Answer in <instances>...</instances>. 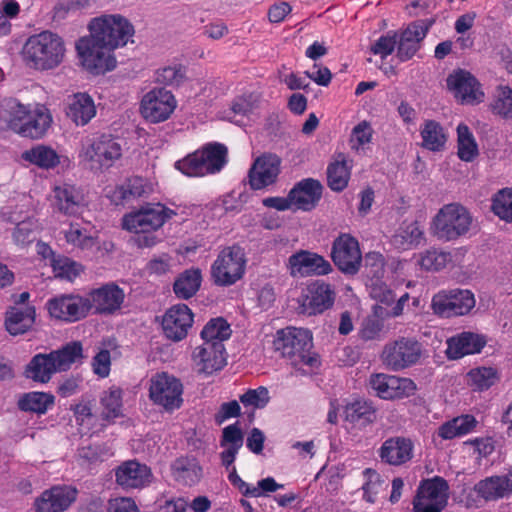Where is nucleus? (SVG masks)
Returning a JSON list of instances; mask_svg holds the SVG:
<instances>
[{
    "mask_svg": "<svg viewBox=\"0 0 512 512\" xmlns=\"http://www.w3.org/2000/svg\"><path fill=\"white\" fill-rule=\"evenodd\" d=\"M83 346L80 341H72L49 353L34 355L25 367L28 379L38 383H48L57 372L68 371L73 364H82Z\"/></svg>",
    "mask_w": 512,
    "mask_h": 512,
    "instance_id": "1",
    "label": "nucleus"
},
{
    "mask_svg": "<svg viewBox=\"0 0 512 512\" xmlns=\"http://www.w3.org/2000/svg\"><path fill=\"white\" fill-rule=\"evenodd\" d=\"M65 51V45L60 36L50 31H43L28 38L23 47V56L31 67L48 70L62 63Z\"/></svg>",
    "mask_w": 512,
    "mask_h": 512,
    "instance_id": "2",
    "label": "nucleus"
},
{
    "mask_svg": "<svg viewBox=\"0 0 512 512\" xmlns=\"http://www.w3.org/2000/svg\"><path fill=\"white\" fill-rule=\"evenodd\" d=\"M273 346L295 367L300 365L313 367L318 363L316 354L311 352L312 334L308 329L286 327L278 330Z\"/></svg>",
    "mask_w": 512,
    "mask_h": 512,
    "instance_id": "3",
    "label": "nucleus"
},
{
    "mask_svg": "<svg viewBox=\"0 0 512 512\" xmlns=\"http://www.w3.org/2000/svg\"><path fill=\"white\" fill-rule=\"evenodd\" d=\"M227 155L228 149L224 144L212 142L177 161L175 167L187 176L215 174L226 165Z\"/></svg>",
    "mask_w": 512,
    "mask_h": 512,
    "instance_id": "4",
    "label": "nucleus"
},
{
    "mask_svg": "<svg viewBox=\"0 0 512 512\" xmlns=\"http://www.w3.org/2000/svg\"><path fill=\"white\" fill-rule=\"evenodd\" d=\"M122 156L120 142L110 134L87 137L82 142L79 157L92 171H105Z\"/></svg>",
    "mask_w": 512,
    "mask_h": 512,
    "instance_id": "5",
    "label": "nucleus"
},
{
    "mask_svg": "<svg viewBox=\"0 0 512 512\" xmlns=\"http://www.w3.org/2000/svg\"><path fill=\"white\" fill-rule=\"evenodd\" d=\"M91 38L114 50L127 44L134 35V27L122 15H103L89 24Z\"/></svg>",
    "mask_w": 512,
    "mask_h": 512,
    "instance_id": "6",
    "label": "nucleus"
},
{
    "mask_svg": "<svg viewBox=\"0 0 512 512\" xmlns=\"http://www.w3.org/2000/svg\"><path fill=\"white\" fill-rule=\"evenodd\" d=\"M244 249L234 244L223 248L211 266V279L214 284L228 287L242 279L246 269Z\"/></svg>",
    "mask_w": 512,
    "mask_h": 512,
    "instance_id": "7",
    "label": "nucleus"
},
{
    "mask_svg": "<svg viewBox=\"0 0 512 512\" xmlns=\"http://www.w3.org/2000/svg\"><path fill=\"white\" fill-rule=\"evenodd\" d=\"M472 221L467 208L458 203L447 204L434 218V234L442 240H455L468 233Z\"/></svg>",
    "mask_w": 512,
    "mask_h": 512,
    "instance_id": "8",
    "label": "nucleus"
},
{
    "mask_svg": "<svg viewBox=\"0 0 512 512\" xmlns=\"http://www.w3.org/2000/svg\"><path fill=\"white\" fill-rule=\"evenodd\" d=\"M173 214L175 213L172 210L160 203H147L137 211L125 215L122 226L133 233H149L162 227Z\"/></svg>",
    "mask_w": 512,
    "mask_h": 512,
    "instance_id": "9",
    "label": "nucleus"
},
{
    "mask_svg": "<svg viewBox=\"0 0 512 512\" xmlns=\"http://www.w3.org/2000/svg\"><path fill=\"white\" fill-rule=\"evenodd\" d=\"M76 49L82 65L92 74H104L116 66V60L111 55L112 49L91 37L79 39L76 43Z\"/></svg>",
    "mask_w": 512,
    "mask_h": 512,
    "instance_id": "10",
    "label": "nucleus"
},
{
    "mask_svg": "<svg viewBox=\"0 0 512 512\" xmlns=\"http://www.w3.org/2000/svg\"><path fill=\"white\" fill-rule=\"evenodd\" d=\"M183 386L179 379L173 375L162 372L154 375L150 380L149 397L154 404L172 411L181 406Z\"/></svg>",
    "mask_w": 512,
    "mask_h": 512,
    "instance_id": "11",
    "label": "nucleus"
},
{
    "mask_svg": "<svg viewBox=\"0 0 512 512\" xmlns=\"http://www.w3.org/2000/svg\"><path fill=\"white\" fill-rule=\"evenodd\" d=\"M448 483L441 477L422 481L413 500L415 512H441L448 501Z\"/></svg>",
    "mask_w": 512,
    "mask_h": 512,
    "instance_id": "12",
    "label": "nucleus"
},
{
    "mask_svg": "<svg viewBox=\"0 0 512 512\" xmlns=\"http://www.w3.org/2000/svg\"><path fill=\"white\" fill-rule=\"evenodd\" d=\"M421 352V344L417 340L401 337L384 346L381 359L391 370L398 371L417 363Z\"/></svg>",
    "mask_w": 512,
    "mask_h": 512,
    "instance_id": "13",
    "label": "nucleus"
},
{
    "mask_svg": "<svg viewBox=\"0 0 512 512\" xmlns=\"http://www.w3.org/2000/svg\"><path fill=\"white\" fill-rule=\"evenodd\" d=\"M331 258L342 273L357 274L362 262L358 241L349 234H341L333 241Z\"/></svg>",
    "mask_w": 512,
    "mask_h": 512,
    "instance_id": "14",
    "label": "nucleus"
},
{
    "mask_svg": "<svg viewBox=\"0 0 512 512\" xmlns=\"http://www.w3.org/2000/svg\"><path fill=\"white\" fill-rule=\"evenodd\" d=\"M176 108V100L171 91L154 88L146 93L141 101L142 116L151 123L167 120Z\"/></svg>",
    "mask_w": 512,
    "mask_h": 512,
    "instance_id": "15",
    "label": "nucleus"
},
{
    "mask_svg": "<svg viewBox=\"0 0 512 512\" xmlns=\"http://www.w3.org/2000/svg\"><path fill=\"white\" fill-rule=\"evenodd\" d=\"M434 22V18L418 19L400 32L397 36V57L401 62L410 60L418 52Z\"/></svg>",
    "mask_w": 512,
    "mask_h": 512,
    "instance_id": "16",
    "label": "nucleus"
},
{
    "mask_svg": "<svg viewBox=\"0 0 512 512\" xmlns=\"http://www.w3.org/2000/svg\"><path fill=\"white\" fill-rule=\"evenodd\" d=\"M48 310L52 317L67 322H75L87 316L91 310L89 298L79 295H62L48 302Z\"/></svg>",
    "mask_w": 512,
    "mask_h": 512,
    "instance_id": "17",
    "label": "nucleus"
},
{
    "mask_svg": "<svg viewBox=\"0 0 512 512\" xmlns=\"http://www.w3.org/2000/svg\"><path fill=\"white\" fill-rule=\"evenodd\" d=\"M287 269L292 277L326 275L332 272V265L323 256L300 250L288 258Z\"/></svg>",
    "mask_w": 512,
    "mask_h": 512,
    "instance_id": "18",
    "label": "nucleus"
},
{
    "mask_svg": "<svg viewBox=\"0 0 512 512\" xmlns=\"http://www.w3.org/2000/svg\"><path fill=\"white\" fill-rule=\"evenodd\" d=\"M369 384L376 395L382 399L408 397L416 390V385L411 379L383 373L371 375Z\"/></svg>",
    "mask_w": 512,
    "mask_h": 512,
    "instance_id": "19",
    "label": "nucleus"
},
{
    "mask_svg": "<svg viewBox=\"0 0 512 512\" xmlns=\"http://www.w3.org/2000/svg\"><path fill=\"white\" fill-rule=\"evenodd\" d=\"M281 159L276 154L264 153L257 157L248 171L249 185L260 190L274 184L280 173Z\"/></svg>",
    "mask_w": 512,
    "mask_h": 512,
    "instance_id": "20",
    "label": "nucleus"
},
{
    "mask_svg": "<svg viewBox=\"0 0 512 512\" xmlns=\"http://www.w3.org/2000/svg\"><path fill=\"white\" fill-rule=\"evenodd\" d=\"M447 86L462 104H476L483 101L484 93L480 83L468 71L459 69L447 77Z\"/></svg>",
    "mask_w": 512,
    "mask_h": 512,
    "instance_id": "21",
    "label": "nucleus"
},
{
    "mask_svg": "<svg viewBox=\"0 0 512 512\" xmlns=\"http://www.w3.org/2000/svg\"><path fill=\"white\" fill-rule=\"evenodd\" d=\"M335 296V291L330 284L315 281L308 285L307 294L299 306V312L308 316L321 314L333 306Z\"/></svg>",
    "mask_w": 512,
    "mask_h": 512,
    "instance_id": "22",
    "label": "nucleus"
},
{
    "mask_svg": "<svg viewBox=\"0 0 512 512\" xmlns=\"http://www.w3.org/2000/svg\"><path fill=\"white\" fill-rule=\"evenodd\" d=\"M193 313L186 304L170 307L163 316L162 328L165 336L172 341L184 339L192 327Z\"/></svg>",
    "mask_w": 512,
    "mask_h": 512,
    "instance_id": "23",
    "label": "nucleus"
},
{
    "mask_svg": "<svg viewBox=\"0 0 512 512\" xmlns=\"http://www.w3.org/2000/svg\"><path fill=\"white\" fill-rule=\"evenodd\" d=\"M198 371L204 374H212L226 365V352L221 341L203 342L196 347L192 354Z\"/></svg>",
    "mask_w": 512,
    "mask_h": 512,
    "instance_id": "24",
    "label": "nucleus"
},
{
    "mask_svg": "<svg viewBox=\"0 0 512 512\" xmlns=\"http://www.w3.org/2000/svg\"><path fill=\"white\" fill-rule=\"evenodd\" d=\"M323 185L314 178H305L297 182L289 191L292 207L296 210L311 211L319 203Z\"/></svg>",
    "mask_w": 512,
    "mask_h": 512,
    "instance_id": "25",
    "label": "nucleus"
},
{
    "mask_svg": "<svg viewBox=\"0 0 512 512\" xmlns=\"http://www.w3.org/2000/svg\"><path fill=\"white\" fill-rule=\"evenodd\" d=\"M88 298L95 313L110 315L121 308L125 294L118 285L109 283L92 290Z\"/></svg>",
    "mask_w": 512,
    "mask_h": 512,
    "instance_id": "26",
    "label": "nucleus"
},
{
    "mask_svg": "<svg viewBox=\"0 0 512 512\" xmlns=\"http://www.w3.org/2000/svg\"><path fill=\"white\" fill-rule=\"evenodd\" d=\"M150 468L136 460L121 463L115 469L116 483L123 489L142 488L150 483Z\"/></svg>",
    "mask_w": 512,
    "mask_h": 512,
    "instance_id": "27",
    "label": "nucleus"
},
{
    "mask_svg": "<svg viewBox=\"0 0 512 512\" xmlns=\"http://www.w3.org/2000/svg\"><path fill=\"white\" fill-rule=\"evenodd\" d=\"M77 490L71 486H55L44 491L35 501L37 512H60L76 499Z\"/></svg>",
    "mask_w": 512,
    "mask_h": 512,
    "instance_id": "28",
    "label": "nucleus"
},
{
    "mask_svg": "<svg viewBox=\"0 0 512 512\" xmlns=\"http://www.w3.org/2000/svg\"><path fill=\"white\" fill-rule=\"evenodd\" d=\"M36 320L34 306H12L5 313L4 326L11 336L23 335L29 332Z\"/></svg>",
    "mask_w": 512,
    "mask_h": 512,
    "instance_id": "29",
    "label": "nucleus"
},
{
    "mask_svg": "<svg viewBox=\"0 0 512 512\" xmlns=\"http://www.w3.org/2000/svg\"><path fill=\"white\" fill-rule=\"evenodd\" d=\"M483 336L472 332H462L447 340L446 354L449 359H459L468 354L479 353L485 346Z\"/></svg>",
    "mask_w": 512,
    "mask_h": 512,
    "instance_id": "30",
    "label": "nucleus"
},
{
    "mask_svg": "<svg viewBox=\"0 0 512 512\" xmlns=\"http://www.w3.org/2000/svg\"><path fill=\"white\" fill-rule=\"evenodd\" d=\"M412 443L403 437L387 439L380 448V457L390 465H401L412 457Z\"/></svg>",
    "mask_w": 512,
    "mask_h": 512,
    "instance_id": "31",
    "label": "nucleus"
},
{
    "mask_svg": "<svg viewBox=\"0 0 512 512\" xmlns=\"http://www.w3.org/2000/svg\"><path fill=\"white\" fill-rule=\"evenodd\" d=\"M96 115L94 101L87 93L74 94L69 102L67 116L76 124L84 126Z\"/></svg>",
    "mask_w": 512,
    "mask_h": 512,
    "instance_id": "32",
    "label": "nucleus"
},
{
    "mask_svg": "<svg viewBox=\"0 0 512 512\" xmlns=\"http://www.w3.org/2000/svg\"><path fill=\"white\" fill-rule=\"evenodd\" d=\"M52 123V117L47 108L38 106L31 110L20 135L31 139L42 138Z\"/></svg>",
    "mask_w": 512,
    "mask_h": 512,
    "instance_id": "33",
    "label": "nucleus"
},
{
    "mask_svg": "<svg viewBox=\"0 0 512 512\" xmlns=\"http://www.w3.org/2000/svg\"><path fill=\"white\" fill-rule=\"evenodd\" d=\"M474 490L487 501L496 500L512 493V481L506 476H491L479 481Z\"/></svg>",
    "mask_w": 512,
    "mask_h": 512,
    "instance_id": "34",
    "label": "nucleus"
},
{
    "mask_svg": "<svg viewBox=\"0 0 512 512\" xmlns=\"http://www.w3.org/2000/svg\"><path fill=\"white\" fill-rule=\"evenodd\" d=\"M21 159L40 169H54L60 163V156L50 146L37 144L22 152Z\"/></svg>",
    "mask_w": 512,
    "mask_h": 512,
    "instance_id": "35",
    "label": "nucleus"
},
{
    "mask_svg": "<svg viewBox=\"0 0 512 512\" xmlns=\"http://www.w3.org/2000/svg\"><path fill=\"white\" fill-rule=\"evenodd\" d=\"M172 473L176 481L192 486L201 478V467L193 457H180L172 463Z\"/></svg>",
    "mask_w": 512,
    "mask_h": 512,
    "instance_id": "36",
    "label": "nucleus"
},
{
    "mask_svg": "<svg viewBox=\"0 0 512 512\" xmlns=\"http://www.w3.org/2000/svg\"><path fill=\"white\" fill-rule=\"evenodd\" d=\"M422 147L433 152L445 149L447 135L442 125L435 120H425L420 129Z\"/></svg>",
    "mask_w": 512,
    "mask_h": 512,
    "instance_id": "37",
    "label": "nucleus"
},
{
    "mask_svg": "<svg viewBox=\"0 0 512 512\" xmlns=\"http://www.w3.org/2000/svg\"><path fill=\"white\" fill-rule=\"evenodd\" d=\"M350 179V168L347 166L346 157L343 153H339L334 161L327 167V185L335 191H343Z\"/></svg>",
    "mask_w": 512,
    "mask_h": 512,
    "instance_id": "38",
    "label": "nucleus"
},
{
    "mask_svg": "<svg viewBox=\"0 0 512 512\" xmlns=\"http://www.w3.org/2000/svg\"><path fill=\"white\" fill-rule=\"evenodd\" d=\"M55 403V397L46 392L24 393L18 400L17 406L21 411L45 414Z\"/></svg>",
    "mask_w": 512,
    "mask_h": 512,
    "instance_id": "39",
    "label": "nucleus"
},
{
    "mask_svg": "<svg viewBox=\"0 0 512 512\" xmlns=\"http://www.w3.org/2000/svg\"><path fill=\"white\" fill-rule=\"evenodd\" d=\"M30 111L27 106L19 103L15 99H10L5 103L0 112V118L6 123L10 130L20 135Z\"/></svg>",
    "mask_w": 512,
    "mask_h": 512,
    "instance_id": "40",
    "label": "nucleus"
},
{
    "mask_svg": "<svg viewBox=\"0 0 512 512\" xmlns=\"http://www.w3.org/2000/svg\"><path fill=\"white\" fill-rule=\"evenodd\" d=\"M200 269H187L181 273L173 284V290L180 299H189L196 294L201 285Z\"/></svg>",
    "mask_w": 512,
    "mask_h": 512,
    "instance_id": "41",
    "label": "nucleus"
},
{
    "mask_svg": "<svg viewBox=\"0 0 512 512\" xmlns=\"http://www.w3.org/2000/svg\"><path fill=\"white\" fill-rule=\"evenodd\" d=\"M54 205L67 215L75 214L80 204V195L74 186L64 184L54 190Z\"/></svg>",
    "mask_w": 512,
    "mask_h": 512,
    "instance_id": "42",
    "label": "nucleus"
},
{
    "mask_svg": "<svg viewBox=\"0 0 512 512\" xmlns=\"http://www.w3.org/2000/svg\"><path fill=\"white\" fill-rule=\"evenodd\" d=\"M344 414L346 421L359 423L361 425L370 424L376 419L375 409L366 401H355L347 404Z\"/></svg>",
    "mask_w": 512,
    "mask_h": 512,
    "instance_id": "43",
    "label": "nucleus"
},
{
    "mask_svg": "<svg viewBox=\"0 0 512 512\" xmlns=\"http://www.w3.org/2000/svg\"><path fill=\"white\" fill-rule=\"evenodd\" d=\"M458 156L462 161L471 162L479 154L477 143L469 127L463 123L457 127Z\"/></svg>",
    "mask_w": 512,
    "mask_h": 512,
    "instance_id": "44",
    "label": "nucleus"
},
{
    "mask_svg": "<svg viewBox=\"0 0 512 512\" xmlns=\"http://www.w3.org/2000/svg\"><path fill=\"white\" fill-rule=\"evenodd\" d=\"M231 328L228 322L222 318L211 319L203 328L201 338L203 342H217L227 340L231 336Z\"/></svg>",
    "mask_w": 512,
    "mask_h": 512,
    "instance_id": "45",
    "label": "nucleus"
},
{
    "mask_svg": "<svg viewBox=\"0 0 512 512\" xmlns=\"http://www.w3.org/2000/svg\"><path fill=\"white\" fill-rule=\"evenodd\" d=\"M490 107L495 115L507 120L512 119V89L506 85L498 86Z\"/></svg>",
    "mask_w": 512,
    "mask_h": 512,
    "instance_id": "46",
    "label": "nucleus"
},
{
    "mask_svg": "<svg viewBox=\"0 0 512 512\" xmlns=\"http://www.w3.org/2000/svg\"><path fill=\"white\" fill-rule=\"evenodd\" d=\"M491 209L499 218L512 222V189L498 191L492 199Z\"/></svg>",
    "mask_w": 512,
    "mask_h": 512,
    "instance_id": "47",
    "label": "nucleus"
},
{
    "mask_svg": "<svg viewBox=\"0 0 512 512\" xmlns=\"http://www.w3.org/2000/svg\"><path fill=\"white\" fill-rule=\"evenodd\" d=\"M467 376L471 385L481 391L490 388L497 380V372L491 367L472 369Z\"/></svg>",
    "mask_w": 512,
    "mask_h": 512,
    "instance_id": "48",
    "label": "nucleus"
},
{
    "mask_svg": "<svg viewBox=\"0 0 512 512\" xmlns=\"http://www.w3.org/2000/svg\"><path fill=\"white\" fill-rule=\"evenodd\" d=\"M452 261V256L449 252L439 251L436 249L427 250L421 255L420 265L425 270L439 271L446 267Z\"/></svg>",
    "mask_w": 512,
    "mask_h": 512,
    "instance_id": "49",
    "label": "nucleus"
},
{
    "mask_svg": "<svg viewBox=\"0 0 512 512\" xmlns=\"http://www.w3.org/2000/svg\"><path fill=\"white\" fill-rule=\"evenodd\" d=\"M145 193L144 180L141 177H132L114 192V197L119 200H130L141 197Z\"/></svg>",
    "mask_w": 512,
    "mask_h": 512,
    "instance_id": "50",
    "label": "nucleus"
},
{
    "mask_svg": "<svg viewBox=\"0 0 512 512\" xmlns=\"http://www.w3.org/2000/svg\"><path fill=\"white\" fill-rule=\"evenodd\" d=\"M121 390L119 388H111L105 392L101 398V403L104 407L103 416L105 419H114L120 415L122 401Z\"/></svg>",
    "mask_w": 512,
    "mask_h": 512,
    "instance_id": "51",
    "label": "nucleus"
},
{
    "mask_svg": "<svg viewBox=\"0 0 512 512\" xmlns=\"http://www.w3.org/2000/svg\"><path fill=\"white\" fill-rule=\"evenodd\" d=\"M457 316L467 314L474 306L475 299L474 295L469 290L463 289H452L448 290Z\"/></svg>",
    "mask_w": 512,
    "mask_h": 512,
    "instance_id": "52",
    "label": "nucleus"
},
{
    "mask_svg": "<svg viewBox=\"0 0 512 512\" xmlns=\"http://www.w3.org/2000/svg\"><path fill=\"white\" fill-rule=\"evenodd\" d=\"M239 400L245 407L262 409L268 404L270 397L268 389L260 386L256 389H248L244 394L240 395Z\"/></svg>",
    "mask_w": 512,
    "mask_h": 512,
    "instance_id": "53",
    "label": "nucleus"
},
{
    "mask_svg": "<svg viewBox=\"0 0 512 512\" xmlns=\"http://www.w3.org/2000/svg\"><path fill=\"white\" fill-rule=\"evenodd\" d=\"M66 241L81 249H90L95 245L94 238L86 233L79 224H70L65 231Z\"/></svg>",
    "mask_w": 512,
    "mask_h": 512,
    "instance_id": "54",
    "label": "nucleus"
},
{
    "mask_svg": "<svg viewBox=\"0 0 512 512\" xmlns=\"http://www.w3.org/2000/svg\"><path fill=\"white\" fill-rule=\"evenodd\" d=\"M56 277L73 280L80 272V265L67 257H57L52 260Z\"/></svg>",
    "mask_w": 512,
    "mask_h": 512,
    "instance_id": "55",
    "label": "nucleus"
},
{
    "mask_svg": "<svg viewBox=\"0 0 512 512\" xmlns=\"http://www.w3.org/2000/svg\"><path fill=\"white\" fill-rule=\"evenodd\" d=\"M431 306L434 313L441 317L450 318L457 316L448 291H440L435 294L432 298Z\"/></svg>",
    "mask_w": 512,
    "mask_h": 512,
    "instance_id": "56",
    "label": "nucleus"
},
{
    "mask_svg": "<svg viewBox=\"0 0 512 512\" xmlns=\"http://www.w3.org/2000/svg\"><path fill=\"white\" fill-rule=\"evenodd\" d=\"M384 258L378 252H369L364 257V271L367 277L379 281L384 275Z\"/></svg>",
    "mask_w": 512,
    "mask_h": 512,
    "instance_id": "57",
    "label": "nucleus"
},
{
    "mask_svg": "<svg viewBox=\"0 0 512 512\" xmlns=\"http://www.w3.org/2000/svg\"><path fill=\"white\" fill-rule=\"evenodd\" d=\"M244 436L237 423L226 426L222 431L220 446L239 450L243 445Z\"/></svg>",
    "mask_w": 512,
    "mask_h": 512,
    "instance_id": "58",
    "label": "nucleus"
},
{
    "mask_svg": "<svg viewBox=\"0 0 512 512\" xmlns=\"http://www.w3.org/2000/svg\"><path fill=\"white\" fill-rule=\"evenodd\" d=\"M373 130L367 121H362L357 124L351 133L350 144L351 148L358 150L360 147L370 143Z\"/></svg>",
    "mask_w": 512,
    "mask_h": 512,
    "instance_id": "59",
    "label": "nucleus"
},
{
    "mask_svg": "<svg viewBox=\"0 0 512 512\" xmlns=\"http://www.w3.org/2000/svg\"><path fill=\"white\" fill-rule=\"evenodd\" d=\"M185 78V72L181 66L165 67L157 72V82L165 85L179 86Z\"/></svg>",
    "mask_w": 512,
    "mask_h": 512,
    "instance_id": "60",
    "label": "nucleus"
},
{
    "mask_svg": "<svg viewBox=\"0 0 512 512\" xmlns=\"http://www.w3.org/2000/svg\"><path fill=\"white\" fill-rule=\"evenodd\" d=\"M397 36L396 32L393 35H383L381 36L371 47V51L375 55H380L381 58H386L388 55L392 54L396 45H397Z\"/></svg>",
    "mask_w": 512,
    "mask_h": 512,
    "instance_id": "61",
    "label": "nucleus"
},
{
    "mask_svg": "<svg viewBox=\"0 0 512 512\" xmlns=\"http://www.w3.org/2000/svg\"><path fill=\"white\" fill-rule=\"evenodd\" d=\"M422 236L423 233L417 224L411 223L407 225L406 228L402 229L400 233L395 235L394 241L395 243H400L402 245H417L420 243Z\"/></svg>",
    "mask_w": 512,
    "mask_h": 512,
    "instance_id": "62",
    "label": "nucleus"
},
{
    "mask_svg": "<svg viewBox=\"0 0 512 512\" xmlns=\"http://www.w3.org/2000/svg\"><path fill=\"white\" fill-rule=\"evenodd\" d=\"M370 295L377 302L390 306L394 303V292L383 282L375 281L371 285Z\"/></svg>",
    "mask_w": 512,
    "mask_h": 512,
    "instance_id": "63",
    "label": "nucleus"
},
{
    "mask_svg": "<svg viewBox=\"0 0 512 512\" xmlns=\"http://www.w3.org/2000/svg\"><path fill=\"white\" fill-rule=\"evenodd\" d=\"M111 357L107 349L100 350L92 360L93 372L99 377H107L110 373Z\"/></svg>",
    "mask_w": 512,
    "mask_h": 512,
    "instance_id": "64",
    "label": "nucleus"
}]
</instances>
